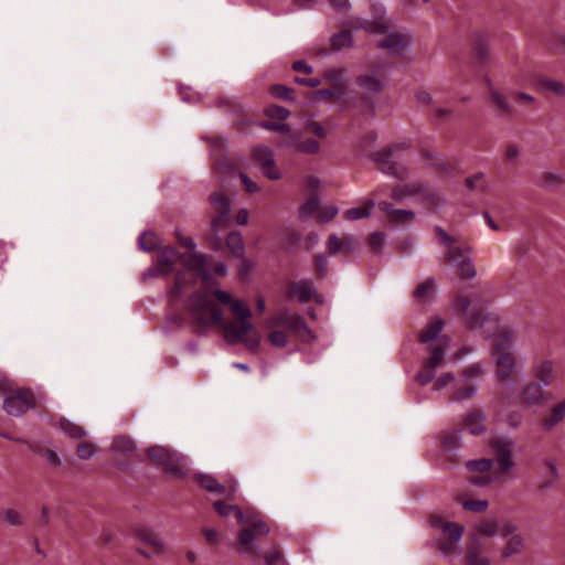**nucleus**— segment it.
Instances as JSON below:
<instances>
[{
    "mask_svg": "<svg viewBox=\"0 0 565 565\" xmlns=\"http://www.w3.org/2000/svg\"><path fill=\"white\" fill-rule=\"evenodd\" d=\"M287 297L298 301L299 303H306L311 300L320 302L317 289L312 282L307 279L289 282Z\"/></svg>",
    "mask_w": 565,
    "mask_h": 565,
    "instance_id": "obj_17",
    "label": "nucleus"
},
{
    "mask_svg": "<svg viewBox=\"0 0 565 565\" xmlns=\"http://www.w3.org/2000/svg\"><path fill=\"white\" fill-rule=\"evenodd\" d=\"M431 524L441 530V532L447 536L446 541H452V543L460 542L463 534V526L460 524L444 521L439 516H431Z\"/></svg>",
    "mask_w": 565,
    "mask_h": 565,
    "instance_id": "obj_25",
    "label": "nucleus"
},
{
    "mask_svg": "<svg viewBox=\"0 0 565 565\" xmlns=\"http://www.w3.org/2000/svg\"><path fill=\"white\" fill-rule=\"evenodd\" d=\"M262 127H264L268 130H275V131L281 132L282 134V140H281L282 145H284L285 140L290 139V137L294 132L291 130V128L289 127V125H287V124H274V122L265 121L262 124Z\"/></svg>",
    "mask_w": 565,
    "mask_h": 565,
    "instance_id": "obj_53",
    "label": "nucleus"
},
{
    "mask_svg": "<svg viewBox=\"0 0 565 565\" xmlns=\"http://www.w3.org/2000/svg\"><path fill=\"white\" fill-rule=\"evenodd\" d=\"M521 156V148L515 143H508L504 149V161L516 164Z\"/></svg>",
    "mask_w": 565,
    "mask_h": 565,
    "instance_id": "obj_54",
    "label": "nucleus"
},
{
    "mask_svg": "<svg viewBox=\"0 0 565 565\" xmlns=\"http://www.w3.org/2000/svg\"><path fill=\"white\" fill-rule=\"evenodd\" d=\"M239 524L243 527L238 532L237 550L243 554L256 555L258 548L254 545V541L269 533L268 524L257 511L252 509H247V515Z\"/></svg>",
    "mask_w": 565,
    "mask_h": 565,
    "instance_id": "obj_6",
    "label": "nucleus"
},
{
    "mask_svg": "<svg viewBox=\"0 0 565 565\" xmlns=\"http://www.w3.org/2000/svg\"><path fill=\"white\" fill-rule=\"evenodd\" d=\"M160 244V239L156 233L147 231L143 232V250H153Z\"/></svg>",
    "mask_w": 565,
    "mask_h": 565,
    "instance_id": "obj_63",
    "label": "nucleus"
},
{
    "mask_svg": "<svg viewBox=\"0 0 565 565\" xmlns=\"http://www.w3.org/2000/svg\"><path fill=\"white\" fill-rule=\"evenodd\" d=\"M408 147L406 143L403 145H390L383 151L379 152L374 157V161L377 163L379 169L388 175H392L396 179L403 180L407 177V169L393 161L392 157L404 148Z\"/></svg>",
    "mask_w": 565,
    "mask_h": 565,
    "instance_id": "obj_12",
    "label": "nucleus"
},
{
    "mask_svg": "<svg viewBox=\"0 0 565 565\" xmlns=\"http://www.w3.org/2000/svg\"><path fill=\"white\" fill-rule=\"evenodd\" d=\"M492 355L494 359V376L499 384V396L503 403H512L515 385L513 375L518 372L516 355L514 352Z\"/></svg>",
    "mask_w": 565,
    "mask_h": 565,
    "instance_id": "obj_5",
    "label": "nucleus"
},
{
    "mask_svg": "<svg viewBox=\"0 0 565 565\" xmlns=\"http://www.w3.org/2000/svg\"><path fill=\"white\" fill-rule=\"evenodd\" d=\"M110 451L118 456L128 457V461L116 460L115 462L122 473L130 475L134 472L137 461L135 460L132 466L131 459L138 457L137 445L135 441L127 436H117L111 443Z\"/></svg>",
    "mask_w": 565,
    "mask_h": 565,
    "instance_id": "obj_14",
    "label": "nucleus"
},
{
    "mask_svg": "<svg viewBox=\"0 0 565 565\" xmlns=\"http://www.w3.org/2000/svg\"><path fill=\"white\" fill-rule=\"evenodd\" d=\"M374 206H375V202L373 200H369L364 206L352 207V209L347 210L344 213V217L349 221H356V220L365 218L371 215Z\"/></svg>",
    "mask_w": 565,
    "mask_h": 565,
    "instance_id": "obj_43",
    "label": "nucleus"
},
{
    "mask_svg": "<svg viewBox=\"0 0 565 565\" xmlns=\"http://www.w3.org/2000/svg\"><path fill=\"white\" fill-rule=\"evenodd\" d=\"M323 78L327 83L331 85L332 88L338 89L339 92L347 94L348 90V78L347 71L343 68H331L326 71L323 74Z\"/></svg>",
    "mask_w": 565,
    "mask_h": 565,
    "instance_id": "obj_29",
    "label": "nucleus"
},
{
    "mask_svg": "<svg viewBox=\"0 0 565 565\" xmlns=\"http://www.w3.org/2000/svg\"><path fill=\"white\" fill-rule=\"evenodd\" d=\"M3 520L11 526H19L23 524V518L19 511L14 509H6L2 513Z\"/></svg>",
    "mask_w": 565,
    "mask_h": 565,
    "instance_id": "obj_58",
    "label": "nucleus"
},
{
    "mask_svg": "<svg viewBox=\"0 0 565 565\" xmlns=\"http://www.w3.org/2000/svg\"><path fill=\"white\" fill-rule=\"evenodd\" d=\"M466 565H491L490 559L480 554L479 547L476 542L469 544L465 554Z\"/></svg>",
    "mask_w": 565,
    "mask_h": 565,
    "instance_id": "obj_39",
    "label": "nucleus"
},
{
    "mask_svg": "<svg viewBox=\"0 0 565 565\" xmlns=\"http://www.w3.org/2000/svg\"><path fill=\"white\" fill-rule=\"evenodd\" d=\"M147 455L157 465L161 466L169 456V448L162 446H152L147 449Z\"/></svg>",
    "mask_w": 565,
    "mask_h": 565,
    "instance_id": "obj_51",
    "label": "nucleus"
},
{
    "mask_svg": "<svg viewBox=\"0 0 565 565\" xmlns=\"http://www.w3.org/2000/svg\"><path fill=\"white\" fill-rule=\"evenodd\" d=\"M565 419V398L554 404L550 413L542 420L544 430H552Z\"/></svg>",
    "mask_w": 565,
    "mask_h": 565,
    "instance_id": "obj_28",
    "label": "nucleus"
},
{
    "mask_svg": "<svg viewBox=\"0 0 565 565\" xmlns=\"http://www.w3.org/2000/svg\"><path fill=\"white\" fill-rule=\"evenodd\" d=\"M490 447L493 451V463L498 465L501 475H509L515 467L513 458L515 444L510 438H495L491 441Z\"/></svg>",
    "mask_w": 565,
    "mask_h": 565,
    "instance_id": "obj_11",
    "label": "nucleus"
},
{
    "mask_svg": "<svg viewBox=\"0 0 565 565\" xmlns=\"http://www.w3.org/2000/svg\"><path fill=\"white\" fill-rule=\"evenodd\" d=\"M35 406V396L28 387H15L2 402L4 412L14 417L22 416Z\"/></svg>",
    "mask_w": 565,
    "mask_h": 565,
    "instance_id": "obj_9",
    "label": "nucleus"
},
{
    "mask_svg": "<svg viewBox=\"0 0 565 565\" xmlns=\"http://www.w3.org/2000/svg\"><path fill=\"white\" fill-rule=\"evenodd\" d=\"M183 460L184 458L182 456L169 449V456H167L161 466L173 477L182 478L185 475Z\"/></svg>",
    "mask_w": 565,
    "mask_h": 565,
    "instance_id": "obj_30",
    "label": "nucleus"
},
{
    "mask_svg": "<svg viewBox=\"0 0 565 565\" xmlns=\"http://www.w3.org/2000/svg\"><path fill=\"white\" fill-rule=\"evenodd\" d=\"M483 419L480 411H473L466 416L463 425L471 435H480L484 430Z\"/></svg>",
    "mask_w": 565,
    "mask_h": 565,
    "instance_id": "obj_36",
    "label": "nucleus"
},
{
    "mask_svg": "<svg viewBox=\"0 0 565 565\" xmlns=\"http://www.w3.org/2000/svg\"><path fill=\"white\" fill-rule=\"evenodd\" d=\"M490 102L498 109V117L513 118L516 116V109L512 106L505 95L498 89L491 88L489 94Z\"/></svg>",
    "mask_w": 565,
    "mask_h": 565,
    "instance_id": "obj_24",
    "label": "nucleus"
},
{
    "mask_svg": "<svg viewBox=\"0 0 565 565\" xmlns=\"http://www.w3.org/2000/svg\"><path fill=\"white\" fill-rule=\"evenodd\" d=\"M226 245L234 256L243 257L244 250H245V245H244L243 237L239 233L231 232L227 235Z\"/></svg>",
    "mask_w": 565,
    "mask_h": 565,
    "instance_id": "obj_44",
    "label": "nucleus"
},
{
    "mask_svg": "<svg viewBox=\"0 0 565 565\" xmlns=\"http://www.w3.org/2000/svg\"><path fill=\"white\" fill-rule=\"evenodd\" d=\"M166 550L167 545L160 533L151 529H143V558L161 557Z\"/></svg>",
    "mask_w": 565,
    "mask_h": 565,
    "instance_id": "obj_18",
    "label": "nucleus"
},
{
    "mask_svg": "<svg viewBox=\"0 0 565 565\" xmlns=\"http://www.w3.org/2000/svg\"><path fill=\"white\" fill-rule=\"evenodd\" d=\"M183 460L184 458L182 456L169 449V456H167L161 466L173 477L182 478L185 475Z\"/></svg>",
    "mask_w": 565,
    "mask_h": 565,
    "instance_id": "obj_31",
    "label": "nucleus"
},
{
    "mask_svg": "<svg viewBox=\"0 0 565 565\" xmlns=\"http://www.w3.org/2000/svg\"><path fill=\"white\" fill-rule=\"evenodd\" d=\"M478 387L477 385H469L461 388L456 390L449 397L451 402L460 403L463 401L471 399L477 394Z\"/></svg>",
    "mask_w": 565,
    "mask_h": 565,
    "instance_id": "obj_45",
    "label": "nucleus"
},
{
    "mask_svg": "<svg viewBox=\"0 0 565 565\" xmlns=\"http://www.w3.org/2000/svg\"><path fill=\"white\" fill-rule=\"evenodd\" d=\"M460 437L461 433L459 430L450 431L443 437L441 445L448 450L458 448L460 446Z\"/></svg>",
    "mask_w": 565,
    "mask_h": 565,
    "instance_id": "obj_52",
    "label": "nucleus"
},
{
    "mask_svg": "<svg viewBox=\"0 0 565 565\" xmlns=\"http://www.w3.org/2000/svg\"><path fill=\"white\" fill-rule=\"evenodd\" d=\"M188 309L199 334H206L207 328L217 326L228 344L242 343L250 351L258 349L262 337L249 321V307L230 292L221 289L195 292L188 300Z\"/></svg>",
    "mask_w": 565,
    "mask_h": 565,
    "instance_id": "obj_1",
    "label": "nucleus"
},
{
    "mask_svg": "<svg viewBox=\"0 0 565 565\" xmlns=\"http://www.w3.org/2000/svg\"><path fill=\"white\" fill-rule=\"evenodd\" d=\"M253 157L260 164V167L274 160L273 151L267 147L255 148L253 151Z\"/></svg>",
    "mask_w": 565,
    "mask_h": 565,
    "instance_id": "obj_55",
    "label": "nucleus"
},
{
    "mask_svg": "<svg viewBox=\"0 0 565 565\" xmlns=\"http://www.w3.org/2000/svg\"><path fill=\"white\" fill-rule=\"evenodd\" d=\"M476 531L479 535L483 537H493L499 532L501 533V529L499 527V522L495 519H484L480 521L476 525Z\"/></svg>",
    "mask_w": 565,
    "mask_h": 565,
    "instance_id": "obj_42",
    "label": "nucleus"
},
{
    "mask_svg": "<svg viewBox=\"0 0 565 565\" xmlns=\"http://www.w3.org/2000/svg\"><path fill=\"white\" fill-rule=\"evenodd\" d=\"M177 252L172 247H164L156 256L153 265L148 268L147 276L156 277L170 273L177 260Z\"/></svg>",
    "mask_w": 565,
    "mask_h": 565,
    "instance_id": "obj_19",
    "label": "nucleus"
},
{
    "mask_svg": "<svg viewBox=\"0 0 565 565\" xmlns=\"http://www.w3.org/2000/svg\"><path fill=\"white\" fill-rule=\"evenodd\" d=\"M388 79L382 66L371 67L356 77L358 94L369 108L374 107V97L381 93Z\"/></svg>",
    "mask_w": 565,
    "mask_h": 565,
    "instance_id": "obj_7",
    "label": "nucleus"
},
{
    "mask_svg": "<svg viewBox=\"0 0 565 565\" xmlns=\"http://www.w3.org/2000/svg\"><path fill=\"white\" fill-rule=\"evenodd\" d=\"M444 356H445V352H444L443 348H440L438 345L434 347L430 350V356L426 364L437 369L438 366L441 365V363L444 361Z\"/></svg>",
    "mask_w": 565,
    "mask_h": 565,
    "instance_id": "obj_59",
    "label": "nucleus"
},
{
    "mask_svg": "<svg viewBox=\"0 0 565 565\" xmlns=\"http://www.w3.org/2000/svg\"><path fill=\"white\" fill-rule=\"evenodd\" d=\"M345 94L339 92L334 88H322L313 93L312 98L316 102H327L329 99H333L334 102H339Z\"/></svg>",
    "mask_w": 565,
    "mask_h": 565,
    "instance_id": "obj_47",
    "label": "nucleus"
},
{
    "mask_svg": "<svg viewBox=\"0 0 565 565\" xmlns=\"http://www.w3.org/2000/svg\"><path fill=\"white\" fill-rule=\"evenodd\" d=\"M268 341L273 347L285 348L288 343V337L282 330H271L268 334Z\"/></svg>",
    "mask_w": 565,
    "mask_h": 565,
    "instance_id": "obj_56",
    "label": "nucleus"
},
{
    "mask_svg": "<svg viewBox=\"0 0 565 565\" xmlns=\"http://www.w3.org/2000/svg\"><path fill=\"white\" fill-rule=\"evenodd\" d=\"M435 367L425 364V366L416 375V380L420 385L428 384L435 377Z\"/></svg>",
    "mask_w": 565,
    "mask_h": 565,
    "instance_id": "obj_60",
    "label": "nucleus"
},
{
    "mask_svg": "<svg viewBox=\"0 0 565 565\" xmlns=\"http://www.w3.org/2000/svg\"><path fill=\"white\" fill-rule=\"evenodd\" d=\"M352 25L367 33L384 34L385 36L376 42V46L386 50L390 54H401L411 42L409 34L402 32L388 33V24L384 21H369L359 18L352 22Z\"/></svg>",
    "mask_w": 565,
    "mask_h": 565,
    "instance_id": "obj_4",
    "label": "nucleus"
},
{
    "mask_svg": "<svg viewBox=\"0 0 565 565\" xmlns=\"http://www.w3.org/2000/svg\"><path fill=\"white\" fill-rule=\"evenodd\" d=\"M266 115L274 119L285 120L290 116V111L280 106H270L266 109Z\"/></svg>",
    "mask_w": 565,
    "mask_h": 565,
    "instance_id": "obj_61",
    "label": "nucleus"
},
{
    "mask_svg": "<svg viewBox=\"0 0 565 565\" xmlns=\"http://www.w3.org/2000/svg\"><path fill=\"white\" fill-rule=\"evenodd\" d=\"M212 209V231L217 233L224 230L231 220V198L224 191H215L210 195Z\"/></svg>",
    "mask_w": 565,
    "mask_h": 565,
    "instance_id": "obj_10",
    "label": "nucleus"
},
{
    "mask_svg": "<svg viewBox=\"0 0 565 565\" xmlns=\"http://www.w3.org/2000/svg\"><path fill=\"white\" fill-rule=\"evenodd\" d=\"M355 248V242L352 236L339 237L337 234H332L328 239V249L331 255L338 253L351 254Z\"/></svg>",
    "mask_w": 565,
    "mask_h": 565,
    "instance_id": "obj_26",
    "label": "nucleus"
},
{
    "mask_svg": "<svg viewBox=\"0 0 565 565\" xmlns=\"http://www.w3.org/2000/svg\"><path fill=\"white\" fill-rule=\"evenodd\" d=\"M379 209L386 215L388 222L394 224H409L415 220V213L411 210L395 209L392 203L382 201Z\"/></svg>",
    "mask_w": 565,
    "mask_h": 565,
    "instance_id": "obj_23",
    "label": "nucleus"
},
{
    "mask_svg": "<svg viewBox=\"0 0 565 565\" xmlns=\"http://www.w3.org/2000/svg\"><path fill=\"white\" fill-rule=\"evenodd\" d=\"M266 327L273 329L284 327L290 330L300 341L310 343L316 340V335L307 322L298 313L289 310H281L266 321Z\"/></svg>",
    "mask_w": 565,
    "mask_h": 565,
    "instance_id": "obj_8",
    "label": "nucleus"
},
{
    "mask_svg": "<svg viewBox=\"0 0 565 565\" xmlns=\"http://www.w3.org/2000/svg\"><path fill=\"white\" fill-rule=\"evenodd\" d=\"M458 313L466 319L470 329L482 328L487 317L482 306L475 302L468 296L460 295L455 301Z\"/></svg>",
    "mask_w": 565,
    "mask_h": 565,
    "instance_id": "obj_13",
    "label": "nucleus"
},
{
    "mask_svg": "<svg viewBox=\"0 0 565 565\" xmlns=\"http://www.w3.org/2000/svg\"><path fill=\"white\" fill-rule=\"evenodd\" d=\"M484 374V367L482 364L477 363L466 367L462 372L465 380H471L475 377H481Z\"/></svg>",
    "mask_w": 565,
    "mask_h": 565,
    "instance_id": "obj_64",
    "label": "nucleus"
},
{
    "mask_svg": "<svg viewBox=\"0 0 565 565\" xmlns=\"http://www.w3.org/2000/svg\"><path fill=\"white\" fill-rule=\"evenodd\" d=\"M435 288L436 280L434 278H427L416 287L414 290V297L420 302L430 301L434 297Z\"/></svg>",
    "mask_w": 565,
    "mask_h": 565,
    "instance_id": "obj_38",
    "label": "nucleus"
},
{
    "mask_svg": "<svg viewBox=\"0 0 565 565\" xmlns=\"http://www.w3.org/2000/svg\"><path fill=\"white\" fill-rule=\"evenodd\" d=\"M385 242V235L382 232H374L369 237V245L370 248L375 252L380 253Z\"/></svg>",
    "mask_w": 565,
    "mask_h": 565,
    "instance_id": "obj_62",
    "label": "nucleus"
},
{
    "mask_svg": "<svg viewBox=\"0 0 565 565\" xmlns=\"http://www.w3.org/2000/svg\"><path fill=\"white\" fill-rule=\"evenodd\" d=\"M444 328V321L440 318H434L431 322L422 331L419 341L428 343L435 340Z\"/></svg>",
    "mask_w": 565,
    "mask_h": 565,
    "instance_id": "obj_40",
    "label": "nucleus"
},
{
    "mask_svg": "<svg viewBox=\"0 0 565 565\" xmlns=\"http://www.w3.org/2000/svg\"><path fill=\"white\" fill-rule=\"evenodd\" d=\"M352 41L351 33L349 31H342L331 38V46L333 50L339 51L343 47L351 46Z\"/></svg>",
    "mask_w": 565,
    "mask_h": 565,
    "instance_id": "obj_49",
    "label": "nucleus"
},
{
    "mask_svg": "<svg viewBox=\"0 0 565 565\" xmlns=\"http://www.w3.org/2000/svg\"><path fill=\"white\" fill-rule=\"evenodd\" d=\"M284 146L295 147L298 151L305 153H317L320 149V145L315 139H307L305 141L299 140V136L292 132L290 139L284 141Z\"/></svg>",
    "mask_w": 565,
    "mask_h": 565,
    "instance_id": "obj_32",
    "label": "nucleus"
},
{
    "mask_svg": "<svg viewBox=\"0 0 565 565\" xmlns=\"http://www.w3.org/2000/svg\"><path fill=\"white\" fill-rule=\"evenodd\" d=\"M540 185L548 190H558L565 186V174L545 171L540 177Z\"/></svg>",
    "mask_w": 565,
    "mask_h": 565,
    "instance_id": "obj_33",
    "label": "nucleus"
},
{
    "mask_svg": "<svg viewBox=\"0 0 565 565\" xmlns=\"http://www.w3.org/2000/svg\"><path fill=\"white\" fill-rule=\"evenodd\" d=\"M501 535L505 540L501 551L502 557L509 558L524 551L525 541L515 524L511 522L504 523L501 527Z\"/></svg>",
    "mask_w": 565,
    "mask_h": 565,
    "instance_id": "obj_15",
    "label": "nucleus"
},
{
    "mask_svg": "<svg viewBox=\"0 0 565 565\" xmlns=\"http://www.w3.org/2000/svg\"><path fill=\"white\" fill-rule=\"evenodd\" d=\"M213 508L222 516H227L231 513H234L238 524L244 521L247 515V510L242 511L237 505L226 504L223 501H215L213 503Z\"/></svg>",
    "mask_w": 565,
    "mask_h": 565,
    "instance_id": "obj_41",
    "label": "nucleus"
},
{
    "mask_svg": "<svg viewBox=\"0 0 565 565\" xmlns=\"http://www.w3.org/2000/svg\"><path fill=\"white\" fill-rule=\"evenodd\" d=\"M515 334L511 330L501 329L495 335L492 344V354L513 352Z\"/></svg>",
    "mask_w": 565,
    "mask_h": 565,
    "instance_id": "obj_27",
    "label": "nucleus"
},
{
    "mask_svg": "<svg viewBox=\"0 0 565 565\" xmlns=\"http://www.w3.org/2000/svg\"><path fill=\"white\" fill-rule=\"evenodd\" d=\"M179 242L182 246L190 248V252L182 256L183 269L177 274L174 288L170 292L173 300L178 299L198 278L207 280L211 277L209 260L205 255L194 252V241L191 237H179Z\"/></svg>",
    "mask_w": 565,
    "mask_h": 565,
    "instance_id": "obj_2",
    "label": "nucleus"
},
{
    "mask_svg": "<svg viewBox=\"0 0 565 565\" xmlns=\"http://www.w3.org/2000/svg\"><path fill=\"white\" fill-rule=\"evenodd\" d=\"M270 93L273 96L277 98H281L285 100H292L294 99V89L284 85H273L270 87Z\"/></svg>",
    "mask_w": 565,
    "mask_h": 565,
    "instance_id": "obj_57",
    "label": "nucleus"
},
{
    "mask_svg": "<svg viewBox=\"0 0 565 565\" xmlns=\"http://www.w3.org/2000/svg\"><path fill=\"white\" fill-rule=\"evenodd\" d=\"M195 481L206 491L222 495L228 500L234 499V482L230 487H223L222 483L211 475L198 473Z\"/></svg>",
    "mask_w": 565,
    "mask_h": 565,
    "instance_id": "obj_21",
    "label": "nucleus"
},
{
    "mask_svg": "<svg viewBox=\"0 0 565 565\" xmlns=\"http://www.w3.org/2000/svg\"><path fill=\"white\" fill-rule=\"evenodd\" d=\"M545 392L542 385L537 382H529L522 385L519 392L514 393L512 403H505L507 405L520 404L523 407H531L540 405L544 399Z\"/></svg>",
    "mask_w": 565,
    "mask_h": 565,
    "instance_id": "obj_16",
    "label": "nucleus"
},
{
    "mask_svg": "<svg viewBox=\"0 0 565 565\" xmlns=\"http://www.w3.org/2000/svg\"><path fill=\"white\" fill-rule=\"evenodd\" d=\"M532 375L542 386H550L555 380V363L553 360L543 359L532 366Z\"/></svg>",
    "mask_w": 565,
    "mask_h": 565,
    "instance_id": "obj_22",
    "label": "nucleus"
},
{
    "mask_svg": "<svg viewBox=\"0 0 565 565\" xmlns=\"http://www.w3.org/2000/svg\"><path fill=\"white\" fill-rule=\"evenodd\" d=\"M537 86L543 93L558 97L565 96V84L558 79L542 77L539 79Z\"/></svg>",
    "mask_w": 565,
    "mask_h": 565,
    "instance_id": "obj_35",
    "label": "nucleus"
},
{
    "mask_svg": "<svg viewBox=\"0 0 565 565\" xmlns=\"http://www.w3.org/2000/svg\"><path fill=\"white\" fill-rule=\"evenodd\" d=\"M542 465H543L544 469L546 470L548 477H547L546 481L542 482L539 486L537 489L540 492H543L545 489L553 487L558 479V469H557V465L554 459L544 458L542 460Z\"/></svg>",
    "mask_w": 565,
    "mask_h": 565,
    "instance_id": "obj_37",
    "label": "nucleus"
},
{
    "mask_svg": "<svg viewBox=\"0 0 565 565\" xmlns=\"http://www.w3.org/2000/svg\"><path fill=\"white\" fill-rule=\"evenodd\" d=\"M493 466V460L488 458H480L475 460H469L466 462V467L471 472H489Z\"/></svg>",
    "mask_w": 565,
    "mask_h": 565,
    "instance_id": "obj_46",
    "label": "nucleus"
},
{
    "mask_svg": "<svg viewBox=\"0 0 565 565\" xmlns=\"http://www.w3.org/2000/svg\"><path fill=\"white\" fill-rule=\"evenodd\" d=\"M423 195L425 199L430 200L431 202H437L439 200L438 195L430 192L427 186L422 183H408L402 186L395 188L391 198L397 202H402L404 199L414 195Z\"/></svg>",
    "mask_w": 565,
    "mask_h": 565,
    "instance_id": "obj_20",
    "label": "nucleus"
},
{
    "mask_svg": "<svg viewBox=\"0 0 565 565\" xmlns=\"http://www.w3.org/2000/svg\"><path fill=\"white\" fill-rule=\"evenodd\" d=\"M462 508L468 511H472L475 513H482L484 512L488 507L489 502L488 500H477V499H463L460 498Z\"/></svg>",
    "mask_w": 565,
    "mask_h": 565,
    "instance_id": "obj_48",
    "label": "nucleus"
},
{
    "mask_svg": "<svg viewBox=\"0 0 565 565\" xmlns=\"http://www.w3.org/2000/svg\"><path fill=\"white\" fill-rule=\"evenodd\" d=\"M76 452L79 459L89 460L96 455L97 448L92 441H82L77 445Z\"/></svg>",
    "mask_w": 565,
    "mask_h": 565,
    "instance_id": "obj_50",
    "label": "nucleus"
},
{
    "mask_svg": "<svg viewBox=\"0 0 565 565\" xmlns=\"http://www.w3.org/2000/svg\"><path fill=\"white\" fill-rule=\"evenodd\" d=\"M438 241L440 244L448 246V250L445 254V263L456 268L457 275L461 279H472L477 275L476 267L470 257L471 247L467 244L455 245L457 239L448 235L441 227L435 228Z\"/></svg>",
    "mask_w": 565,
    "mask_h": 565,
    "instance_id": "obj_3",
    "label": "nucleus"
},
{
    "mask_svg": "<svg viewBox=\"0 0 565 565\" xmlns=\"http://www.w3.org/2000/svg\"><path fill=\"white\" fill-rule=\"evenodd\" d=\"M58 425L61 430L72 439L82 440L87 436V431L83 426L67 418H61Z\"/></svg>",
    "mask_w": 565,
    "mask_h": 565,
    "instance_id": "obj_34",
    "label": "nucleus"
}]
</instances>
